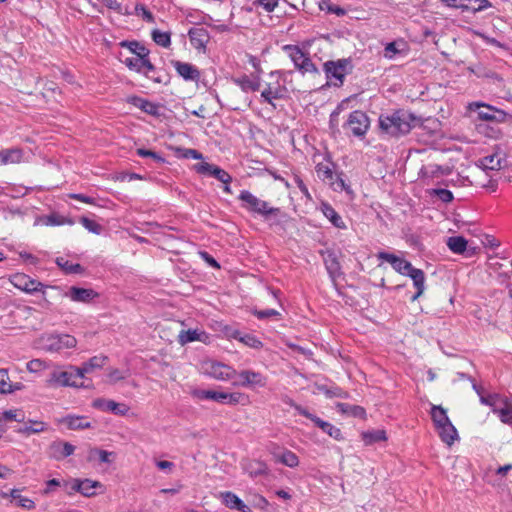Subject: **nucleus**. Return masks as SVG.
<instances>
[{
    "label": "nucleus",
    "mask_w": 512,
    "mask_h": 512,
    "mask_svg": "<svg viewBox=\"0 0 512 512\" xmlns=\"http://www.w3.org/2000/svg\"><path fill=\"white\" fill-rule=\"evenodd\" d=\"M56 264L67 274H81L84 268L78 263H71L64 257H57Z\"/></svg>",
    "instance_id": "42"
},
{
    "label": "nucleus",
    "mask_w": 512,
    "mask_h": 512,
    "mask_svg": "<svg viewBox=\"0 0 512 512\" xmlns=\"http://www.w3.org/2000/svg\"><path fill=\"white\" fill-rule=\"evenodd\" d=\"M71 489L81 493L85 497L95 496L97 494L96 489H100L99 493L105 492V486L101 482L91 479H74Z\"/></svg>",
    "instance_id": "15"
},
{
    "label": "nucleus",
    "mask_w": 512,
    "mask_h": 512,
    "mask_svg": "<svg viewBox=\"0 0 512 512\" xmlns=\"http://www.w3.org/2000/svg\"><path fill=\"white\" fill-rule=\"evenodd\" d=\"M239 200L242 202V207L250 213L262 216L270 207L269 203L259 199L248 190H242L239 194Z\"/></svg>",
    "instance_id": "12"
},
{
    "label": "nucleus",
    "mask_w": 512,
    "mask_h": 512,
    "mask_svg": "<svg viewBox=\"0 0 512 512\" xmlns=\"http://www.w3.org/2000/svg\"><path fill=\"white\" fill-rule=\"evenodd\" d=\"M25 418L24 412L20 409L6 410L0 413L2 421H17L23 422Z\"/></svg>",
    "instance_id": "50"
},
{
    "label": "nucleus",
    "mask_w": 512,
    "mask_h": 512,
    "mask_svg": "<svg viewBox=\"0 0 512 512\" xmlns=\"http://www.w3.org/2000/svg\"><path fill=\"white\" fill-rule=\"evenodd\" d=\"M11 497L13 500H15L17 502V505L22 507V508H25V509H28V510H32L35 508V503L32 499L28 498V497H24L20 494V490L18 489H13L11 491Z\"/></svg>",
    "instance_id": "48"
},
{
    "label": "nucleus",
    "mask_w": 512,
    "mask_h": 512,
    "mask_svg": "<svg viewBox=\"0 0 512 512\" xmlns=\"http://www.w3.org/2000/svg\"><path fill=\"white\" fill-rule=\"evenodd\" d=\"M342 176H343V173H339L336 175L335 179L330 181L333 189L335 191H345L347 194H352L353 191H352L350 185H348L346 183V181L343 179Z\"/></svg>",
    "instance_id": "51"
},
{
    "label": "nucleus",
    "mask_w": 512,
    "mask_h": 512,
    "mask_svg": "<svg viewBox=\"0 0 512 512\" xmlns=\"http://www.w3.org/2000/svg\"><path fill=\"white\" fill-rule=\"evenodd\" d=\"M75 451V446L69 442H65L62 440L53 441L48 449L49 457L60 461L65 459L66 457L72 455Z\"/></svg>",
    "instance_id": "20"
},
{
    "label": "nucleus",
    "mask_w": 512,
    "mask_h": 512,
    "mask_svg": "<svg viewBox=\"0 0 512 512\" xmlns=\"http://www.w3.org/2000/svg\"><path fill=\"white\" fill-rule=\"evenodd\" d=\"M171 65L175 68L177 74L185 81H198L200 79L199 69L188 62L171 60Z\"/></svg>",
    "instance_id": "19"
},
{
    "label": "nucleus",
    "mask_w": 512,
    "mask_h": 512,
    "mask_svg": "<svg viewBox=\"0 0 512 512\" xmlns=\"http://www.w3.org/2000/svg\"><path fill=\"white\" fill-rule=\"evenodd\" d=\"M431 418L434 423V426L436 430L440 429L441 427L447 425L450 421L449 417L447 416V411L442 407L438 405H433L431 408Z\"/></svg>",
    "instance_id": "31"
},
{
    "label": "nucleus",
    "mask_w": 512,
    "mask_h": 512,
    "mask_svg": "<svg viewBox=\"0 0 512 512\" xmlns=\"http://www.w3.org/2000/svg\"><path fill=\"white\" fill-rule=\"evenodd\" d=\"M467 109L477 114V119L487 122L503 123L510 118L504 110L498 109L492 105L483 102H471Z\"/></svg>",
    "instance_id": "7"
},
{
    "label": "nucleus",
    "mask_w": 512,
    "mask_h": 512,
    "mask_svg": "<svg viewBox=\"0 0 512 512\" xmlns=\"http://www.w3.org/2000/svg\"><path fill=\"white\" fill-rule=\"evenodd\" d=\"M45 430V424L39 421H33L30 425H24L23 427L18 429L19 433L30 435L34 433H39Z\"/></svg>",
    "instance_id": "52"
},
{
    "label": "nucleus",
    "mask_w": 512,
    "mask_h": 512,
    "mask_svg": "<svg viewBox=\"0 0 512 512\" xmlns=\"http://www.w3.org/2000/svg\"><path fill=\"white\" fill-rule=\"evenodd\" d=\"M369 127L370 119L367 114L361 110L352 111L344 124V128L349 129L355 137H364Z\"/></svg>",
    "instance_id": "8"
},
{
    "label": "nucleus",
    "mask_w": 512,
    "mask_h": 512,
    "mask_svg": "<svg viewBox=\"0 0 512 512\" xmlns=\"http://www.w3.org/2000/svg\"><path fill=\"white\" fill-rule=\"evenodd\" d=\"M188 36L191 45L199 50L205 52L207 43L210 40L209 32L204 27H192L188 31Z\"/></svg>",
    "instance_id": "21"
},
{
    "label": "nucleus",
    "mask_w": 512,
    "mask_h": 512,
    "mask_svg": "<svg viewBox=\"0 0 512 512\" xmlns=\"http://www.w3.org/2000/svg\"><path fill=\"white\" fill-rule=\"evenodd\" d=\"M321 390L328 398L336 397V398L347 399L349 396V394L346 391H344L343 389H341L338 386H333L330 388H321Z\"/></svg>",
    "instance_id": "55"
},
{
    "label": "nucleus",
    "mask_w": 512,
    "mask_h": 512,
    "mask_svg": "<svg viewBox=\"0 0 512 512\" xmlns=\"http://www.w3.org/2000/svg\"><path fill=\"white\" fill-rule=\"evenodd\" d=\"M271 227L272 226H284L289 220L287 213L283 212L278 207H269L265 214L261 216Z\"/></svg>",
    "instance_id": "23"
},
{
    "label": "nucleus",
    "mask_w": 512,
    "mask_h": 512,
    "mask_svg": "<svg viewBox=\"0 0 512 512\" xmlns=\"http://www.w3.org/2000/svg\"><path fill=\"white\" fill-rule=\"evenodd\" d=\"M291 406L302 416L311 420L318 428H320L324 433L328 434L330 437L339 440L342 437L341 430L332 425L331 423L322 420L318 416L310 413L306 408L301 405L291 403Z\"/></svg>",
    "instance_id": "10"
},
{
    "label": "nucleus",
    "mask_w": 512,
    "mask_h": 512,
    "mask_svg": "<svg viewBox=\"0 0 512 512\" xmlns=\"http://www.w3.org/2000/svg\"><path fill=\"white\" fill-rule=\"evenodd\" d=\"M107 360L106 356L99 355L90 358L87 362L83 363L80 368L82 375L84 376L86 373L92 372L94 369H98L103 367Z\"/></svg>",
    "instance_id": "41"
},
{
    "label": "nucleus",
    "mask_w": 512,
    "mask_h": 512,
    "mask_svg": "<svg viewBox=\"0 0 512 512\" xmlns=\"http://www.w3.org/2000/svg\"><path fill=\"white\" fill-rule=\"evenodd\" d=\"M494 414L499 417L502 423L512 425V404L508 398L505 399V402L498 409H494Z\"/></svg>",
    "instance_id": "39"
},
{
    "label": "nucleus",
    "mask_w": 512,
    "mask_h": 512,
    "mask_svg": "<svg viewBox=\"0 0 512 512\" xmlns=\"http://www.w3.org/2000/svg\"><path fill=\"white\" fill-rule=\"evenodd\" d=\"M377 258L391 264L393 269L404 276H409L413 280L416 288V293L411 297V301H416L425 290V274L423 270L413 267V265L394 254L380 251L377 253Z\"/></svg>",
    "instance_id": "1"
},
{
    "label": "nucleus",
    "mask_w": 512,
    "mask_h": 512,
    "mask_svg": "<svg viewBox=\"0 0 512 512\" xmlns=\"http://www.w3.org/2000/svg\"><path fill=\"white\" fill-rule=\"evenodd\" d=\"M123 63L126 65V67L132 71H135L139 74L143 72L144 66L149 65V56L144 57L142 56H136L131 58H126Z\"/></svg>",
    "instance_id": "36"
},
{
    "label": "nucleus",
    "mask_w": 512,
    "mask_h": 512,
    "mask_svg": "<svg viewBox=\"0 0 512 512\" xmlns=\"http://www.w3.org/2000/svg\"><path fill=\"white\" fill-rule=\"evenodd\" d=\"M507 397L502 396L500 394L494 393L489 395H480V402L483 405L491 407L492 412L494 413V409H498Z\"/></svg>",
    "instance_id": "43"
},
{
    "label": "nucleus",
    "mask_w": 512,
    "mask_h": 512,
    "mask_svg": "<svg viewBox=\"0 0 512 512\" xmlns=\"http://www.w3.org/2000/svg\"><path fill=\"white\" fill-rule=\"evenodd\" d=\"M325 268L333 282L342 274L341 265L337 256L333 252H328L324 257Z\"/></svg>",
    "instance_id": "28"
},
{
    "label": "nucleus",
    "mask_w": 512,
    "mask_h": 512,
    "mask_svg": "<svg viewBox=\"0 0 512 512\" xmlns=\"http://www.w3.org/2000/svg\"><path fill=\"white\" fill-rule=\"evenodd\" d=\"M202 336H205L204 332H199L198 330H182L178 336V342L181 345H185L187 343L193 341H202Z\"/></svg>",
    "instance_id": "45"
},
{
    "label": "nucleus",
    "mask_w": 512,
    "mask_h": 512,
    "mask_svg": "<svg viewBox=\"0 0 512 512\" xmlns=\"http://www.w3.org/2000/svg\"><path fill=\"white\" fill-rule=\"evenodd\" d=\"M204 373L211 378L220 381L233 379L237 371L224 363L217 361H207L203 365Z\"/></svg>",
    "instance_id": "11"
},
{
    "label": "nucleus",
    "mask_w": 512,
    "mask_h": 512,
    "mask_svg": "<svg viewBox=\"0 0 512 512\" xmlns=\"http://www.w3.org/2000/svg\"><path fill=\"white\" fill-rule=\"evenodd\" d=\"M136 154L142 158L150 157L157 163L165 162V158L162 157L160 154H158L157 152H154L152 150L145 149V148H138L136 150Z\"/></svg>",
    "instance_id": "57"
},
{
    "label": "nucleus",
    "mask_w": 512,
    "mask_h": 512,
    "mask_svg": "<svg viewBox=\"0 0 512 512\" xmlns=\"http://www.w3.org/2000/svg\"><path fill=\"white\" fill-rule=\"evenodd\" d=\"M11 283L18 289L25 291L27 293H35L38 291H42L44 285L26 274L17 273L12 276Z\"/></svg>",
    "instance_id": "16"
},
{
    "label": "nucleus",
    "mask_w": 512,
    "mask_h": 512,
    "mask_svg": "<svg viewBox=\"0 0 512 512\" xmlns=\"http://www.w3.org/2000/svg\"><path fill=\"white\" fill-rule=\"evenodd\" d=\"M277 460L281 464H283L287 467H290V468H295L299 465L298 456L290 450L283 451V453L278 456Z\"/></svg>",
    "instance_id": "47"
},
{
    "label": "nucleus",
    "mask_w": 512,
    "mask_h": 512,
    "mask_svg": "<svg viewBox=\"0 0 512 512\" xmlns=\"http://www.w3.org/2000/svg\"><path fill=\"white\" fill-rule=\"evenodd\" d=\"M252 314L254 316H256L259 320H265V319H269L272 317L280 316V313L275 309H263V310L254 309L252 311Z\"/></svg>",
    "instance_id": "61"
},
{
    "label": "nucleus",
    "mask_w": 512,
    "mask_h": 512,
    "mask_svg": "<svg viewBox=\"0 0 512 512\" xmlns=\"http://www.w3.org/2000/svg\"><path fill=\"white\" fill-rule=\"evenodd\" d=\"M387 436L384 430H372L362 433V440L365 445H372L377 442L386 441Z\"/></svg>",
    "instance_id": "44"
},
{
    "label": "nucleus",
    "mask_w": 512,
    "mask_h": 512,
    "mask_svg": "<svg viewBox=\"0 0 512 512\" xmlns=\"http://www.w3.org/2000/svg\"><path fill=\"white\" fill-rule=\"evenodd\" d=\"M120 46L129 49L130 52L135 54L136 56H144L148 57L150 54V51L140 42L133 40H123L120 42Z\"/></svg>",
    "instance_id": "40"
},
{
    "label": "nucleus",
    "mask_w": 512,
    "mask_h": 512,
    "mask_svg": "<svg viewBox=\"0 0 512 512\" xmlns=\"http://www.w3.org/2000/svg\"><path fill=\"white\" fill-rule=\"evenodd\" d=\"M83 378L79 367L70 366L66 370H53L50 373L47 383L51 386L84 387L82 382H78V380Z\"/></svg>",
    "instance_id": "5"
},
{
    "label": "nucleus",
    "mask_w": 512,
    "mask_h": 512,
    "mask_svg": "<svg viewBox=\"0 0 512 512\" xmlns=\"http://www.w3.org/2000/svg\"><path fill=\"white\" fill-rule=\"evenodd\" d=\"M448 248L455 254H465L470 256L467 252V240L463 236H452L447 239L446 242Z\"/></svg>",
    "instance_id": "33"
},
{
    "label": "nucleus",
    "mask_w": 512,
    "mask_h": 512,
    "mask_svg": "<svg viewBox=\"0 0 512 512\" xmlns=\"http://www.w3.org/2000/svg\"><path fill=\"white\" fill-rule=\"evenodd\" d=\"M315 169H316V173L320 179H322L324 181L325 180L332 181L334 179V173L328 165L319 163L316 165Z\"/></svg>",
    "instance_id": "54"
},
{
    "label": "nucleus",
    "mask_w": 512,
    "mask_h": 512,
    "mask_svg": "<svg viewBox=\"0 0 512 512\" xmlns=\"http://www.w3.org/2000/svg\"><path fill=\"white\" fill-rule=\"evenodd\" d=\"M65 422L71 430L87 429L91 427L90 422L83 416H67Z\"/></svg>",
    "instance_id": "46"
},
{
    "label": "nucleus",
    "mask_w": 512,
    "mask_h": 512,
    "mask_svg": "<svg viewBox=\"0 0 512 512\" xmlns=\"http://www.w3.org/2000/svg\"><path fill=\"white\" fill-rule=\"evenodd\" d=\"M126 102L128 104L133 105L134 107L139 108L144 113L154 116V117H160L161 116V106L157 103H153L149 101L148 99H144L142 97H139L137 95H130L126 98Z\"/></svg>",
    "instance_id": "17"
},
{
    "label": "nucleus",
    "mask_w": 512,
    "mask_h": 512,
    "mask_svg": "<svg viewBox=\"0 0 512 512\" xmlns=\"http://www.w3.org/2000/svg\"><path fill=\"white\" fill-rule=\"evenodd\" d=\"M23 150L20 148H10L0 151V164H13L21 162Z\"/></svg>",
    "instance_id": "32"
},
{
    "label": "nucleus",
    "mask_w": 512,
    "mask_h": 512,
    "mask_svg": "<svg viewBox=\"0 0 512 512\" xmlns=\"http://www.w3.org/2000/svg\"><path fill=\"white\" fill-rule=\"evenodd\" d=\"M243 469L251 478H257L269 473L267 464L260 460L246 461L243 463Z\"/></svg>",
    "instance_id": "26"
},
{
    "label": "nucleus",
    "mask_w": 512,
    "mask_h": 512,
    "mask_svg": "<svg viewBox=\"0 0 512 512\" xmlns=\"http://www.w3.org/2000/svg\"><path fill=\"white\" fill-rule=\"evenodd\" d=\"M437 432L440 439L449 446H451L455 440L459 438L458 432L452 422H449L447 425L441 427L437 430Z\"/></svg>",
    "instance_id": "34"
},
{
    "label": "nucleus",
    "mask_w": 512,
    "mask_h": 512,
    "mask_svg": "<svg viewBox=\"0 0 512 512\" xmlns=\"http://www.w3.org/2000/svg\"><path fill=\"white\" fill-rule=\"evenodd\" d=\"M336 408L338 412L353 416L356 418L364 419L366 417V411L363 407L358 405H351L348 403H337Z\"/></svg>",
    "instance_id": "35"
},
{
    "label": "nucleus",
    "mask_w": 512,
    "mask_h": 512,
    "mask_svg": "<svg viewBox=\"0 0 512 512\" xmlns=\"http://www.w3.org/2000/svg\"><path fill=\"white\" fill-rule=\"evenodd\" d=\"M0 393H11V382L6 369H0Z\"/></svg>",
    "instance_id": "58"
},
{
    "label": "nucleus",
    "mask_w": 512,
    "mask_h": 512,
    "mask_svg": "<svg viewBox=\"0 0 512 512\" xmlns=\"http://www.w3.org/2000/svg\"><path fill=\"white\" fill-rule=\"evenodd\" d=\"M152 39L157 45L164 47V48L169 47L171 44L170 33L163 32V31H160L157 29L152 31Z\"/></svg>",
    "instance_id": "49"
},
{
    "label": "nucleus",
    "mask_w": 512,
    "mask_h": 512,
    "mask_svg": "<svg viewBox=\"0 0 512 512\" xmlns=\"http://www.w3.org/2000/svg\"><path fill=\"white\" fill-rule=\"evenodd\" d=\"M113 455L112 452L102 450L100 448H90L88 451L87 459L89 462L98 461L99 463H111L110 457Z\"/></svg>",
    "instance_id": "37"
},
{
    "label": "nucleus",
    "mask_w": 512,
    "mask_h": 512,
    "mask_svg": "<svg viewBox=\"0 0 512 512\" xmlns=\"http://www.w3.org/2000/svg\"><path fill=\"white\" fill-rule=\"evenodd\" d=\"M255 7H262L266 12H273L278 6V0H254Z\"/></svg>",
    "instance_id": "64"
},
{
    "label": "nucleus",
    "mask_w": 512,
    "mask_h": 512,
    "mask_svg": "<svg viewBox=\"0 0 512 512\" xmlns=\"http://www.w3.org/2000/svg\"><path fill=\"white\" fill-rule=\"evenodd\" d=\"M65 223H71V221H67L65 217L57 213H51L50 215L41 216L37 218L35 221V225L42 224L45 226H59Z\"/></svg>",
    "instance_id": "38"
},
{
    "label": "nucleus",
    "mask_w": 512,
    "mask_h": 512,
    "mask_svg": "<svg viewBox=\"0 0 512 512\" xmlns=\"http://www.w3.org/2000/svg\"><path fill=\"white\" fill-rule=\"evenodd\" d=\"M319 7L321 10H327L328 12L330 13H333L337 16H343L345 15V10L340 7V6H337V5H334L332 3H330L329 1H326V0H323L320 4H319Z\"/></svg>",
    "instance_id": "59"
},
{
    "label": "nucleus",
    "mask_w": 512,
    "mask_h": 512,
    "mask_svg": "<svg viewBox=\"0 0 512 512\" xmlns=\"http://www.w3.org/2000/svg\"><path fill=\"white\" fill-rule=\"evenodd\" d=\"M417 118L405 110H394L379 116L380 130L391 136L400 137L408 134L415 125Z\"/></svg>",
    "instance_id": "2"
},
{
    "label": "nucleus",
    "mask_w": 512,
    "mask_h": 512,
    "mask_svg": "<svg viewBox=\"0 0 512 512\" xmlns=\"http://www.w3.org/2000/svg\"><path fill=\"white\" fill-rule=\"evenodd\" d=\"M233 82L241 88L243 92H255L260 88V79L256 77V79H251L247 75H242L237 78H233Z\"/></svg>",
    "instance_id": "30"
},
{
    "label": "nucleus",
    "mask_w": 512,
    "mask_h": 512,
    "mask_svg": "<svg viewBox=\"0 0 512 512\" xmlns=\"http://www.w3.org/2000/svg\"><path fill=\"white\" fill-rule=\"evenodd\" d=\"M195 169L198 173L204 175H210L216 178L218 181L226 184L224 190L229 192L228 184L232 181V177L226 172L224 169L216 166L214 164H210L207 162L198 163L195 165Z\"/></svg>",
    "instance_id": "14"
},
{
    "label": "nucleus",
    "mask_w": 512,
    "mask_h": 512,
    "mask_svg": "<svg viewBox=\"0 0 512 512\" xmlns=\"http://www.w3.org/2000/svg\"><path fill=\"white\" fill-rule=\"evenodd\" d=\"M97 296V293L92 289L79 288V287H71L69 290V297L72 301L75 302H89L94 297Z\"/></svg>",
    "instance_id": "29"
},
{
    "label": "nucleus",
    "mask_w": 512,
    "mask_h": 512,
    "mask_svg": "<svg viewBox=\"0 0 512 512\" xmlns=\"http://www.w3.org/2000/svg\"><path fill=\"white\" fill-rule=\"evenodd\" d=\"M320 210L323 215L338 229H346V224L339 213L327 202H322Z\"/></svg>",
    "instance_id": "27"
},
{
    "label": "nucleus",
    "mask_w": 512,
    "mask_h": 512,
    "mask_svg": "<svg viewBox=\"0 0 512 512\" xmlns=\"http://www.w3.org/2000/svg\"><path fill=\"white\" fill-rule=\"evenodd\" d=\"M79 221L85 229H87L89 232L93 234L99 235L103 231V227L92 219L83 216L80 218Z\"/></svg>",
    "instance_id": "53"
},
{
    "label": "nucleus",
    "mask_w": 512,
    "mask_h": 512,
    "mask_svg": "<svg viewBox=\"0 0 512 512\" xmlns=\"http://www.w3.org/2000/svg\"><path fill=\"white\" fill-rule=\"evenodd\" d=\"M141 74L157 84L167 85L169 83V75L164 70H158L150 60L149 65L144 66L143 72Z\"/></svg>",
    "instance_id": "25"
},
{
    "label": "nucleus",
    "mask_w": 512,
    "mask_h": 512,
    "mask_svg": "<svg viewBox=\"0 0 512 512\" xmlns=\"http://www.w3.org/2000/svg\"><path fill=\"white\" fill-rule=\"evenodd\" d=\"M192 396L199 400H213L221 404L237 405L246 404L248 396L240 392H219L214 390L195 389L192 391Z\"/></svg>",
    "instance_id": "4"
},
{
    "label": "nucleus",
    "mask_w": 512,
    "mask_h": 512,
    "mask_svg": "<svg viewBox=\"0 0 512 512\" xmlns=\"http://www.w3.org/2000/svg\"><path fill=\"white\" fill-rule=\"evenodd\" d=\"M240 341L254 349H260L263 346L262 342L252 334H245Z\"/></svg>",
    "instance_id": "63"
},
{
    "label": "nucleus",
    "mask_w": 512,
    "mask_h": 512,
    "mask_svg": "<svg viewBox=\"0 0 512 512\" xmlns=\"http://www.w3.org/2000/svg\"><path fill=\"white\" fill-rule=\"evenodd\" d=\"M93 407L102 411H109L115 415L124 416L127 414L129 408L123 403H117L113 400H106L98 398L93 401Z\"/></svg>",
    "instance_id": "22"
},
{
    "label": "nucleus",
    "mask_w": 512,
    "mask_h": 512,
    "mask_svg": "<svg viewBox=\"0 0 512 512\" xmlns=\"http://www.w3.org/2000/svg\"><path fill=\"white\" fill-rule=\"evenodd\" d=\"M237 380L233 382L234 386L247 388L264 387L266 385V377L261 373L253 370H242L237 372Z\"/></svg>",
    "instance_id": "13"
},
{
    "label": "nucleus",
    "mask_w": 512,
    "mask_h": 512,
    "mask_svg": "<svg viewBox=\"0 0 512 512\" xmlns=\"http://www.w3.org/2000/svg\"><path fill=\"white\" fill-rule=\"evenodd\" d=\"M283 50L288 54L295 68L302 74H320L317 66L312 62L310 56L304 53L297 45L287 44L283 46Z\"/></svg>",
    "instance_id": "6"
},
{
    "label": "nucleus",
    "mask_w": 512,
    "mask_h": 512,
    "mask_svg": "<svg viewBox=\"0 0 512 512\" xmlns=\"http://www.w3.org/2000/svg\"><path fill=\"white\" fill-rule=\"evenodd\" d=\"M353 68V61L350 57L328 60L323 64V71L328 84L337 88L343 86L346 75L351 74Z\"/></svg>",
    "instance_id": "3"
},
{
    "label": "nucleus",
    "mask_w": 512,
    "mask_h": 512,
    "mask_svg": "<svg viewBox=\"0 0 512 512\" xmlns=\"http://www.w3.org/2000/svg\"><path fill=\"white\" fill-rule=\"evenodd\" d=\"M222 502L230 509H235L240 512H252L251 508L247 506L236 494L230 491L222 492L220 494Z\"/></svg>",
    "instance_id": "24"
},
{
    "label": "nucleus",
    "mask_w": 512,
    "mask_h": 512,
    "mask_svg": "<svg viewBox=\"0 0 512 512\" xmlns=\"http://www.w3.org/2000/svg\"><path fill=\"white\" fill-rule=\"evenodd\" d=\"M467 6L470 7L468 11L476 13L490 8L492 4L489 0H468Z\"/></svg>",
    "instance_id": "56"
},
{
    "label": "nucleus",
    "mask_w": 512,
    "mask_h": 512,
    "mask_svg": "<svg viewBox=\"0 0 512 512\" xmlns=\"http://www.w3.org/2000/svg\"><path fill=\"white\" fill-rule=\"evenodd\" d=\"M103 4L108 9H111L121 15H130L131 14V12H129L127 9L123 10L122 4L118 0H103Z\"/></svg>",
    "instance_id": "62"
},
{
    "label": "nucleus",
    "mask_w": 512,
    "mask_h": 512,
    "mask_svg": "<svg viewBox=\"0 0 512 512\" xmlns=\"http://www.w3.org/2000/svg\"><path fill=\"white\" fill-rule=\"evenodd\" d=\"M287 93V88L280 84L279 79L274 83H268L266 88L261 92V97L264 102L270 104L275 108L274 100L282 99Z\"/></svg>",
    "instance_id": "18"
},
{
    "label": "nucleus",
    "mask_w": 512,
    "mask_h": 512,
    "mask_svg": "<svg viewBox=\"0 0 512 512\" xmlns=\"http://www.w3.org/2000/svg\"><path fill=\"white\" fill-rule=\"evenodd\" d=\"M43 348L47 351L58 352L75 347L76 339L68 334H50L42 337Z\"/></svg>",
    "instance_id": "9"
},
{
    "label": "nucleus",
    "mask_w": 512,
    "mask_h": 512,
    "mask_svg": "<svg viewBox=\"0 0 512 512\" xmlns=\"http://www.w3.org/2000/svg\"><path fill=\"white\" fill-rule=\"evenodd\" d=\"M135 14L137 16H141L145 21L149 23L154 22L153 14L151 13V11L147 9V7L144 4L137 3L135 5Z\"/></svg>",
    "instance_id": "60"
}]
</instances>
